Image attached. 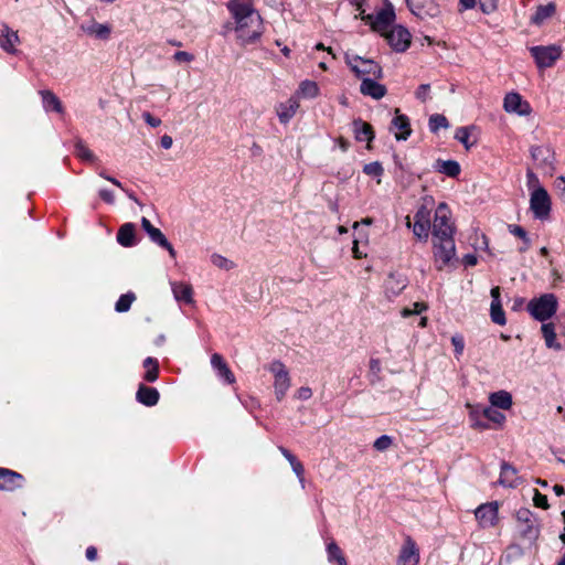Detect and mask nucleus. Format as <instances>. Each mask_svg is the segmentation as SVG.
Segmentation results:
<instances>
[{"instance_id": "f257e3e1", "label": "nucleus", "mask_w": 565, "mask_h": 565, "mask_svg": "<svg viewBox=\"0 0 565 565\" xmlns=\"http://www.w3.org/2000/svg\"><path fill=\"white\" fill-rule=\"evenodd\" d=\"M228 9L235 20L237 40L244 45L256 42L264 32V24L253 0H232Z\"/></svg>"}, {"instance_id": "f03ea898", "label": "nucleus", "mask_w": 565, "mask_h": 565, "mask_svg": "<svg viewBox=\"0 0 565 565\" xmlns=\"http://www.w3.org/2000/svg\"><path fill=\"white\" fill-rule=\"evenodd\" d=\"M434 204L433 198H424L423 204L418 207L414 215V224L409 216H406V226L413 228L414 235L420 241H427L429 236L430 211Z\"/></svg>"}, {"instance_id": "7ed1b4c3", "label": "nucleus", "mask_w": 565, "mask_h": 565, "mask_svg": "<svg viewBox=\"0 0 565 565\" xmlns=\"http://www.w3.org/2000/svg\"><path fill=\"white\" fill-rule=\"evenodd\" d=\"M557 305V298L554 294H544L530 300L527 310L534 319L545 321L555 315Z\"/></svg>"}, {"instance_id": "20e7f679", "label": "nucleus", "mask_w": 565, "mask_h": 565, "mask_svg": "<svg viewBox=\"0 0 565 565\" xmlns=\"http://www.w3.org/2000/svg\"><path fill=\"white\" fill-rule=\"evenodd\" d=\"M433 238L454 237L455 225L451 222V212L446 203H439L431 224Z\"/></svg>"}, {"instance_id": "39448f33", "label": "nucleus", "mask_w": 565, "mask_h": 565, "mask_svg": "<svg viewBox=\"0 0 565 565\" xmlns=\"http://www.w3.org/2000/svg\"><path fill=\"white\" fill-rule=\"evenodd\" d=\"M345 62L350 66L351 71L354 72L355 75L361 79L371 76L374 79H380L383 77L382 67L372 60H366L359 55L347 54Z\"/></svg>"}, {"instance_id": "423d86ee", "label": "nucleus", "mask_w": 565, "mask_h": 565, "mask_svg": "<svg viewBox=\"0 0 565 565\" xmlns=\"http://www.w3.org/2000/svg\"><path fill=\"white\" fill-rule=\"evenodd\" d=\"M515 516L521 537L530 543H535L540 535L537 519L529 509H520Z\"/></svg>"}, {"instance_id": "0eeeda50", "label": "nucleus", "mask_w": 565, "mask_h": 565, "mask_svg": "<svg viewBox=\"0 0 565 565\" xmlns=\"http://www.w3.org/2000/svg\"><path fill=\"white\" fill-rule=\"evenodd\" d=\"M433 247L438 269L448 265L456 255L454 237L433 238Z\"/></svg>"}, {"instance_id": "6e6552de", "label": "nucleus", "mask_w": 565, "mask_h": 565, "mask_svg": "<svg viewBox=\"0 0 565 565\" xmlns=\"http://www.w3.org/2000/svg\"><path fill=\"white\" fill-rule=\"evenodd\" d=\"M531 55L535 60L537 67L547 68L554 65L562 54V47L558 45H539L530 47Z\"/></svg>"}, {"instance_id": "1a4fd4ad", "label": "nucleus", "mask_w": 565, "mask_h": 565, "mask_svg": "<svg viewBox=\"0 0 565 565\" xmlns=\"http://www.w3.org/2000/svg\"><path fill=\"white\" fill-rule=\"evenodd\" d=\"M269 371L274 375L275 395L278 401H281L291 384L289 372L280 361H274L269 365Z\"/></svg>"}, {"instance_id": "9d476101", "label": "nucleus", "mask_w": 565, "mask_h": 565, "mask_svg": "<svg viewBox=\"0 0 565 565\" xmlns=\"http://www.w3.org/2000/svg\"><path fill=\"white\" fill-rule=\"evenodd\" d=\"M411 12L422 20L440 17L441 10L435 0H406Z\"/></svg>"}, {"instance_id": "9b49d317", "label": "nucleus", "mask_w": 565, "mask_h": 565, "mask_svg": "<svg viewBox=\"0 0 565 565\" xmlns=\"http://www.w3.org/2000/svg\"><path fill=\"white\" fill-rule=\"evenodd\" d=\"M530 206L537 218H545L548 215L551 200L545 189L539 186L532 192Z\"/></svg>"}, {"instance_id": "f8f14e48", "label": "nucleus", "mask_w": 565, "mask_h": 565, "mask_svg": "<svg viewBox=\"0 0 565 565\" xmlns=\"http://www.w3.org/2000/svg\"><path fill=\"white\" fill-rule=\"evenodd\" d=\"M503 109L509 114L519 116H530L532 113L531 105L522 98L519 93H508L503 98Z\"/></svg>"}, {"instance_id": "ddd939ff", "label": "nucleus", "mask_w": 565, "mask_h": 565, "mask_svg": "<svg viewBox=\"0 0 565 565\" xmlns=\"http://www.w3.org/2000/svg\"><path fill=\"white\" fill-rule=\"evenodd\" d=\"M407 282V278L404 275L390 273L383 284L384 296L388 300H393L402 294L406 288Z\"/></svg>"}, {"instance_id": "4468645a", "label": "nucleus", "mask_w": 565, "mask_h": 565, "mask_svg": "<svg viewBox=\"0 0 565 565\" xmlns=\"http://www.w3.org/2000/svg\"><path fill=\"white\" fill-rule=\"evenodd\" d=\"M419 548L411 536H406L401 547L397 565H418Z\"/></svg>"}, {"instance_id": "2eb2a0df", "label": "nucleus", "mask_w": 565, "mask_h": 565, "mask_svg": "<svg viewBox=\"0 0 565 565\" xmlns=\"http://www.w3.org/2000/svg\"><path fill=\"white\" fill-rule=\"evenodd\" d=\"M141 226L148 234L151 242L166 248L172 258H175L177 253L173 246L169 243L164 234L157 227H154L147 217L141 218Z\"/></svg>"}, {"instance_id": "dca6fc26", "label": "nucleus", "mask_w": 565, "mask_h": 565, "mask_svg": "<svg viewBox=\"0 0 565 565\" xmlns=\"http://www.w3.org/2000/svg\"><path fill=\"white\" fill-rule=\"evenodd\" d=\"M385 38L391 46L398 52L405 51L411 44L409 32L401 25L394 26L391 31L385 32Z\"/></svg>"}, {"instance_id": "f3484780", "label": "nucleus", "mask_w": 565, "mask_h": 565, "mask_svg": "<svg viewBox=\"0 0 565 565\" xmlns=\"http://www.w3.org/2000/svg\"><path fill=\"white\" fill-rule=\"evenodd\" d=\"M498 510L499 507L497 502L481 504L475 511V515L482 527H491L498 522Z\"/></svg>"}, {"instance_id": "a211bd4d", "label": "nucleus", "mask_w": 565, "mask_h": 565, "mask_svg": "<svg viewBox=\"0 0 565 565\" xmlns=\"http://www.w3.org/2000/svg\"><path fill=\"white\" fill-rule=\"evenodd\" d=\"M81 30L88 36L107 40L111 33V26L109 24L98 23L96 20L92 19L83 24H81Z\"/></svg>"}, {"instance_id": "6ab92c4d", "label": "nucleus", "mask_w": 565, "mask_h": 565, "mask_svg": "<svg viewBox=\"0 0 565 565\" xmlns=\"http://www.w3.org/2000/svg\"><path fill=\"white\" fill-rule=\"evenodd\" d=\"M532 158L543 168H552L555 161V153L548 145L532 147Z\"/></svg>"}, {"instance_id": "aec40b11", "label": "nucleus", "mask_w": 565, "mask_h": 565, "mask_svg": "<svg viewBox=\"0 0 565 565\" xmlns=\"http://www.w3.org/2000/svg\"><path fill=\"white\" fill-rule=\"evenodd\" d=\"M360 92L374 99H381L386 95V87L377 83L374 78L364 77L361 82Z\"/></svg>"}, {"instance_id": "412c9836", "label": "nucleus", "mask_w": 565, "mask_h": 565, "mask_svg": "<svg viewBox=\"0 0 565 565\" xmlns=\"http://www.w3.org/2000/svg\"><path fill=\"white\" fill-rule=\"evenodd\" d=\"M394 19L395 13L393 8L390 6L381 10L371 24L375 31L382 32L385 35V32H388L387 29L394 22Z\"/></svg>"}, {"instance_id": "4be33fe9", "label": "nucleus", "mask_w": 565, "mask_h": 565, "mask_svg": "<svg viewBox=\"0 0 565 565\" xmlns=\"http://www.w3.org/2000/svg\"><path fill=\"white\" fill-rule=\"evenodd\" d=\"M22 476L8 470L0 468V489L6 491H13L17 488L21 487Z\"/></svg>"}, {"instance_id": "5701e85b", "label": "nucleus", "mask_w": 565, "mask_h": 565, "mask_svg": "<svg viewBox=\"0 0 565 565\" xmlns=\"http://www.w3.org/2000/svg\"><path fill=\"white\" fill-rule=\"evenodd\" d=\"M392 125L393 128L397 130L395 131V138L397 140H406L409 137L412 132L409 120L405 115L399 114V109L395 110Z\"/></svg>"}, {"instance_id": "b1692460", "label": "nucleus", "mask_w": 565, "mask_h": 565, "mask_svg": "<svg viewBox=\"0 0 565 565\" xmlns=\"http://www.w3.org/2000/svg\"><path fill=\"white\" fill-rule=\"evenodd\" d=\"M352 126L355 139L358 141H367V148H370V142L374 139V131L372 126L360 118L354 119Z\"/></svg>"}, {"instance_id": "393cba45", "label": "nucleus", "mask_w": 565, "mask_h": 565, "mask_svg": "<svg viewBox=\"0 0 565 565\" xmlns=\"http://www.w3.org/2000/svg\"><path fill=\"white\" fill-rule=\"evenodd\" d=\"M171 286L175 300L193 303V288L190 284L172 282Z\"/></svg>"}, {"instance_id": "a878e982", "label": "nucleus", "mask_w": 565, "mask_h": 565, "mask_svg": "<svg viewBox=\"0 0 565 565\" xmlns=\"http://www.w3.org/2000/svg\"><path fill=\"white\" fill-rule=\"evenodd\" d=\"M211 364L214 369L218 371V375L222 376L226 381V383L233 384L235 382L234 374L232 373V371L230 370V367L227 366V364L220 354L214 353L211 356Z\"/></svg>"}, {"instance_id": "bb28decb", "label": "nucleus", "mask_w": 565, "mask_h": 565, "mask_svg": "<svg viewBox=\"0 0 565 565\" xmlns=\"http://www.w3.org/2000/svg\"><path fill=\"white\" fill-rule=\"evenodd\" d=\"M477 130L476 126L459 127L455 132V139L461 142L467 150L477 143V138L473 132Z\"/></svg>"}, {"instance_id": "cd10ccee", "label": "nucleus", "mask_w": 565, "mask_h": 565, "mask_svg": "<svg viewBox=\"0 0 565 565\" xmlns=\"http://www.w3.org/2000/svg\"><path fill=\"white\" fill-rule=\"evenodd\" d=\"M40 95L42 96L43 107L46 111L64 113L60 98L52 90H41Z\"/></svg>"}, {"instance_id": "c85d7f7f", "label": "nucleus", "mask_w": 565, "mask_h": 565, "mask_svg": "<svg viewBox=\"0 0 565 565\" xmlns=\"http://www.w3.org/2000/svg\"><path fill=\"white\" fill-rule=\"evenodd\" d=\"M137 399L146 406H153L159 401V392L141 384L137 392Z\"/></svg>"}, {"instance_id": "c756f323", "label": "nucleus", "mask_w": 565, "mask_h": 565, "mask_svg": "<svg viewBox=\"0 0 565 565\" xmlns=\"http://www.w3.org/2000/svg\"><path fill=\"white\" fill-rule=\"evenodd\" d=\"M135 231L136 227L132 223H125L118 230L117 242L124 247L135 245Z\"/></svg>"}, {"instance_id": "7c9ffc66", "label": "nucleus", "mask_w": 565, "mask_h": 565, "mask_svg": "<svg viewBox=\"0 0 565 565\" xmlns=\"http://www.w3.org/2000/svg\"><path fill=\"white\" fill-rule=\"evenodd\" d=\"M19 42L18 33L4 26L0 35V46L8 53L15 52V45Z\"/></svg>"}, {"instance_id": "2f4dec72", "label": "nucleus", "mask_w": 565, "mask_h": 565, "mask_svg": "<svg viewBox=\"0 0 565 565\" xmlns=\"http://www.w3.org/2000/svg\"><path fill=\"white\" fill-rule=\"evenodd\" d=\"M543 338L545 340V344L550 349H554L559 351L562 349V344L556 341V332L555 326L552 322L543 323L541 327Z\"/></svg>"}, {"instance_id": "473e14b6", "label": "nucleus", "mask_w": 565, "mask_h": 565, "mask_svg": "<svg viewBox=\"0 0 565 565\" xmlns=\"http://www.w3.org/2000/svg\"><path fill=\"white\" fill-rule=\"evenodd\" d=\"M435 170L450 178H456L460 173V166L455 160H437Z\"/></svg>"}, {"instance_id": "72a5a7b5", "label": "nucleus", "mask_w": 565, "mask_h": 565, "mask_svg": "<svg viewBox=\"0 0 565 565\" xmlns=\"http://www.w3.org/2000/svg\"><path fill=\"white\" fill-rule=\"evenodd\" d=\"M299 108V103L296 99H289L285 104H280L277 109V115L281 122H287L292 118Z\"/></svg>"}, {"instance_id": "f704fd0d", "label": "nucleus", "mask_w": 565, "mask_h": 565, "mask_svg": "<svg viewBox=\"0 0 565 565\" xmlns=\"http://www.w3.org/2000/svg\"><path fill=\"white\" fill-rule=\"evenodd\" d=\"M492 407L509 409L512 406V396L507 391L492 393L489 397Z\"/></svg>"}, {"instance_id": "c9c22d12", "label": "nucleus", "mask_w": 565, "mask_h": 565, "mask_svg": "<svg viewBox=\"0 0 565 565\" xmlns=\"http://www.w3.org/2000/svg\"><path fill=\"white\" fill-rule=\"evenodd\" d=\"M499 482L504 487H515L518 484L516 470L509 463H502Z\"/></svg>"}, {"instance_id": "e433bc0d", "label": "nucleus", "mask_w": 565, "mask_h": 565, "mask_svg": "<svg viewBox=\"0 0 565 565\" xmlns=\"http://www.w3.org/2000/svg\"><path fill=\"white\" fill-rule=\"evenodd\" d=\"M556 7L554 3H547L545 6H539L535 13L531 18V22L541 25L546 19L551 18L555 13Z\"/></svg>"}, {"instance_id": "4c0bfd02", "label": "nucleus", "mask_w": 565, "mask_h": 565, "mask_svg": "<svg viewBox=\"0 0 565 565\" xmlns=\"http://www.w3.org/2000/svg\"><path fill=\"white\" fill-rule=\"evenodd\" d=\"M490 316H491V320L499 324V326H504L505 322H507V319H505V315H504V311L502 309V305H501V301H492L491 302V308H490Z\"/></svg>"}, {"instance_id": "58836bf2", "label": "nucleus", "mask_w": 565, "mask_h": 565, "mask_svg": "<svg viewBox=\"0 0 565 565\" xmlns=\"http://www.w3.org/2000/svg\"><path fill=\"white\" fill-rule=\"evenodd\" d=\"M143 366L147 370L145 380L148 382H154L158 379V363L152 358H147L143 362Z\"/></svg>"}, {"instance_id": "ea45409f", "label": "nucleus", "mask_w": 565, "mask_h": 565, "mask_svg": "<svg viewBox=\"0 0 565 565\" xmlns=\"http://www.w3.org/2000/svg\"><path fill=\"white\" fill-rule=\"evenodd\" d=\"M299 92L303 97L315 98L319 95V87L316 82L305 81L300 84Z\"/></svg>"}, {"instance_id": "a19ab883", "label": "nucleus", "mask_w": 565, "mask_h": 565, "mask_svg": "<svg viewBox=\"0 0 565 565\" xmlns=\"http://www.w3.org/2000/svg\"><path fill=\"white\" fill-rule=\"evenodd\" d=\"M211 262L215 267L224 270H231L235 267L234 262L220 254H212Z\"/></svg>"}, {"instance_id": "79ce46f5", "label": "nucleus", "mask_w": 565, "mask_h": 565, "mask_svg": "<svg viewBox=\"0 0 565 565\" xmlns=\"http://www.w3.org/2000/svg\"><path fill=\"white\" fill-rule=\"evenodd\" d=\"M328 554L330 561L334 559L338 563V565H347L345 557L343 556L337 543L331 542L328 544Z\"/></svg>"}, {"instance_id": "37998d69", "label": "nucleus", "mask_w": 565, "mask_h": 565, "mask_svg": "<svg viewBox=\"0 0 565 565\" xmlns=\"http://www.w3.org/2000/svg\"><path fill=\"white\" fill-rule=\"evenodd\" d=\"M136 296L132 292L125 294L120 296L118 301L116 302V310L118 312H126L129 310L131 303L135 301Z\"/></svg>"}, {"instance_id": "c03bdc74", "label": "nucleus", "mask_w": 565, "mask_h": 565, "mask_svg": "<svg viewBox=\"0 0 565 565\" xmlns=\"http://www.w3.org/2000/svg\"><path fill=\"white\" fill-rule=\"evenodd\" d=\"M448 119L444 115L435 114L429 118V129L436 132L439 128H448Z\"/></svg>"}, {"instance_id": "a18cd8bd", "label": "nucleus", "mask_w": 565, "mask_h": 565, "mask_svg": "<svg viewBox=\"0 0 565 565\" xmlns=\"http://www.w3.org/2000/svg\"><path fill=\"white\" fill-rule=\"evenodd\" d=\"M483 415L489 420H491V422H493L495 424H499V425H502L503 422L505 420V416L501 412L494 409L492 406L484 408L483 409Z\"/></svg>"}, {"instance_id": "49530a36", "label": "nucleus", "mask_w": 565, "mask_h": 565, "mask_svg": "<svg viewBox=\"0 0 565 565\" xmlns=\"http://www.w3.org/2000/svg\"><path fill=\"white\" fill-rule=\"evenodd\" d=\"M478 3L484 14H491L498 9V0H478Z\"/></svg>"}, {"instance_id": "de8ad7c7", "label": "nucleus", "mask_w": 565, "mask_h": 565, "mask_svg": "<svg viewBox=\"0 0 565 565\" xmlns=\"http://www.w3.org/2000/svg\"><path fill=\"white\" fill-rule=\"evenodd\" d=\"M392 444H393V440L390 436L382 435L374 441L373 446L379 451H385L386 449H388L392 446Z\"/></svg>"}, {"instance_id": "09e8293b", "label": "nucleus", "mask_w": 565, "mask_h": 565, "mask_svg": "<svg viewBox=\"0 0 565 565\" xmlns=\"http://www.w3.org/2000/svg\"><path fill=\"white\" fill-rule=\"evenodd\" d=\"M363 170L367 175L373 177H379L383 173V167L379 162L365 164Z\"/></svg>"}, {"instance_id": "8fccbe9b", "label": "nucleus", "mask_w": 565, "mask_h": 565, "mask_svg": "<svg viewBox=\"0 0 565 565\" xmlns=\"http://www.w3.org/2000/svg\"><path fill=\"white\" fill-rule=\"evenodd\" d=\"M509 232L523 239V242L526 243V245H530L527 234L521 226L515 224L509 225Z\"/></svg>"}, {"instance_id": "3c124183", "label": "nucleus", "mask_w": 565, "mask_h": 565, "mask_svg": "<svg viewBox=\"0 0 565 565\" xmlns=\"http://www.w3.org/2000/svg\"><path fill=\"white\" fill-rule=\"evenodd\" d=\"M533 502H534V505L537 508H542V509L548 508L547 497L542 494L537 490L534 491Z\"/></svg>"}, {"instance_id": "603ef678", "label": "nucleus", "mask_w": 565, "mask_h": 565, "mask_svg": "<svg viewBox=\"0 0 565 565\" xmlns=\"http://www.w3.org/2000/svg\"><path fill=\"white\" fill-rule=\"evenodd\" d=\"M429 92H430V86H429V84H422V85L417 88V90H416L415 95H416V97H417L419 100H422L423 103H425V102L428 99V97H429Z\"/></svg>"}, {"instance_id": "864d4df0", "label": "nucleus", "mask_w": 565, "mask_h": 565, "mask_svg": "<svg viewBox=\"0 0 565 565\" xmlns=\"http://www.w3.org/2000/svg\"><path fill=\"white\" fill-rule=\"evenodd\" d=\"M451 343L455 347V352L457 355H461L463 352L465 343L461 335L456 334L451 338Z\"/></svg>"}, {"instance_id": "5fc2aeb1", "label": "nucleus", "mask_w": 565, "mask_h": 565, "mask_svg": "<svg viewBox=\"0 0 565 565\" xmlns=\"http://www.w3.org/2000/svg\"><path fill=\"white\" fill-rule=\"evenodd\" d=\"M312 396V391L308 386H302L297 390L295 397L301 401H307Z\"/></svg>"}, {"instance_id": "6e6d98bb", "label": "nucleus", "mask_w": 565, "mask_h": 565, "mask_svg": "<svg viewBox=\"0 0 565 565\" xmlns=\"http://www.w3.org/2000/svg\"><path fill=\"white\" fill-rule=\"evenodd\" d=\"M173 58L177 61V62H186V63H190L193 61L194 56L185 51H178L174 55H173Z\"/></svg>"}, {"instance_id": "4d7b16f0", "label": "nucleus", "mask_w": 565, "mask_h": 565, "mask_svg": "<svg viewBox=\"0 0 565 565\" xmlns=\"http://www.w3.org/2000/svg\"><path fill=\"white\" fill-rule=\"evenodd\" d=\"M142 118L151 127H158L161 125V120L159 118L153 117L150 113H143Z\"/></svg>"}, {"instance_id": "13d9d810", "label": "nucleus", "mask_w": 565, "mask_h": 565, "mask_svg": "<svg viewBox=\"0 0 565 565\" xmlns=\"http://www.w3.org/2000/svg\"><path fill=\"white\" fill-rule=\"evenodd\" d=\"M555 189L565 196V177H558L555 179Z\"/></svg>"}, {"instance_id": "bf43d9fd", "label": "nucleus", "mask_w": 565, "mask_h": 565, "mask_svg": "<svg viewBox=\"0 0 565 565\" xmlns=\"http://www.w3.org/2000/svg\"><path fill=\"white\" fill-rule=\"evenodd\" d=\"M99 195H100V198H102L105 202H107V203H109V204H113V203L115 202L114 194H113L110 191H108V190H105V189L100 190V191H99Z\"/></svg>"}, {"instance_id": "052dcab7", "label": "nucleus", "mask_w": 565, "mask_h": 565, "mask_svg": "<svg viewBox=\"0 0 565 565\" xmlns=\"http://www.w3.org/2000/svg\"><path fill=\"white\" fill-rule=\"evenodd\" d=\"M77 151H78V156L82 159L89 160L93 158V153L84 146H79Z\"/></svg>"}, {"instance_id": "680f3d73", "label": "nucleus", "mask_w": 565, "mask_h": 565, "mask_svg": "<svg viewBox=\"0 0 565 565\" xmlns=\"http://www.w3.org/2000/svg\"><path fill=\"white\" fill-rule=\"evenodd\" d=\"M477 1L476 0H459L460 10H469L475 8Z\"/></svg>"}, {"instance_id": "e2e57ef3", "label": "nucleus", "mask_w": 565, "mask_h": 565, "mask_svg": "<svg viewBox=\"0 0 565 565\" xmlns=\"http://www.w3.org/2000/svg\"><path fill=\"white\" fill-rule=\"evenodd\" d=\"M294 472L299 477V478H302V475H303V466L301 465V462H299L298 460L296 462H294L292 465H290Z\"/></svg>"}, {"instance_id": "0e129e2a", "label": "nucleus", "mask_w": 565, "mask_h": 565, "mask_svg": "<svg viewBox=\"0 0 565 565\" xmlns=\"http://www.w3.org/2000/svg\"><path fill=\"white\" fill-rule=\"evenodd\" d=\"M160 143L164 149H170L172 147L173 140L170 136L164 135L161 137Z\"/></svg>"}, {"instance_id": "69168bd1", "label": "nucleus", "mask_w": 565, "mask_h": 565, "mask_svg": "<svg viewBox=\"0 0 565 565\" xmlns=\"http://www.w3.org/2000/svg\"><path fill=\"white\" fill-rule=\"evenodd\" d=\"M427 309V306L426 303L424 302H415L413 305V311H414V315H418V313H422L423 311H425Z\"/></svg>"}, {"instance_id": "338daca9", "label": "nucleus", "mask_w": 565, "mask_h": 565, "mask_svg": "<svg viewBox=\"0 0 565 565\" xmlns=\"http://www.w3.org/2000/svg\"><path fill=\"white\" fill-rule=\"evenodd\" d=\"M86 557L88 561H95L96 557H97V550L96 547L94 546H89L87 550H86Z\"/></svg>"}, {"instance_id": "774afa93", "label": "nucleus", "mask_w": 565, "mask_h": 565, "mask_svg": "<svg viewBox=\"0 0 565 565\" xmlns=\"http://www.w3.org/2000/svg\"><path fill=\"white\" fill-rule=\"evenodd\" d=\"M280 451L284 455V457L289 461L290 465H292L294 462L297 461V458L292 454H290L287 449L280 448Z\"/></svg>"}]
</instances>
